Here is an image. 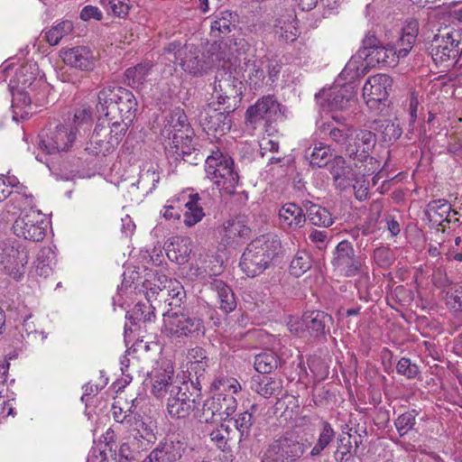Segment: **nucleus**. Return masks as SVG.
Masks as SVG:
<instances>
[{
    "instance_id": "f257e3e1",
    "label": "nucleus",
    "mask_w": 462,
    "mask_h": 462,
    "mask_svg": "<svg viewBox=\"0 0 462 462\" xmlns=\"http://www.w3.org/2000/svg\"><path fill=\"white\" fill-rule=\"evenodd\" d=\"M280 239L274 235H263L252 240L244 250L239 267L248 277L254 278L270 267L281 250Z\"/></svg>"
},
{
    "instance_id": "f03ea898",
    "label": "nucleus",
    "mask_w": 462,
    "mask_h": 462,
    "mask_svg": "<svg viewBox=\"0 0 462 462\" xmlns=\"http://www.w3.org/2000/svg\"><path fill=\"white\" fill-rule=\"evenodd\" d=\"M97 112L110 120L124 118L132 124L137 111V100L134 94L116 84L104 86L97 94Z\"/></svg>"
},
{
    "instance_id": "7ed1b4c3",
    "label": "nucleus",
    "mask_w": 462,
    "mask_h": 462,
    "mask_svg": "<svg viewBox=\"0 0 462 462\" xmlns=\"http://www.w3.org/2000/svg\"><path fill=\"white\" fill-rule=\"evenodd\" d=\"M207 178L227 194H234L239 184L240 176L233 158L219 148L212 150L206 159Z\"/></svg>"
},
{
    "instance_id": "20e7f679",
    "label": "nucleus",
    "mask_w": 462,
    "mask_h": 462,
    "mask_svg": "<svg viewBox=\"0 0 462 462\" xmlns=\"http://www.w3.org/2000/svg\"><path fill=\"white\" fill-rule=\"evenodd\" d=\"M162 331L169 337H198L204 335L203 319L188 312L171 309L163 313Z\"/></svg>"
},
{
    "instance_id": "39448f33",
    "label": "nucleus",
    "mask_w": 462,
    "mask_h": 462,
    "mask_svg": "<svg viewBox=\"0 0 462 462\" xmlns=\"http://www.w3.org/2000/svg\"><path fill=\"white\" fill-rule=\"evenodd\" d=\"M462 34L458 31L438 33L426 43V50L436 64L462 58Z\"/></svg>"
},
{
    "instance_id": "423d86ee",
    "label": "nucleus",
    "mask_w": 462,
    "mask_h": 462,
    "mask_svg": "<svg viewBox=\"0 0 462 462\" xmlns=\"http://www.w3.org/2000/svg\"><path fill=\"white\" fill-rule=\"evenodd\" d=\"M306 449L307 446L298 436L286 432L268 446L263 462H297Z\"/></svg>"
},
{
    "instance_id": "0eeeda50",
    "label": "nucleus",
    "mask_w": 462,
    "mask_h": 462,
    "mask_svg": "<svg viewBox=\"0 0 462 462\" xmlns=\"http://www.w3.org/2000/svg\"><path fill=\"white\" fill-rule=\"evenodd\" d=\"M213 96L217 106H224L227 113H234L242 101L243 83L228 72H219L215 78Z\"/></svg>"
},
{
    "instance_id": "6e6552de",
    "label": "nucleus",
    "mask_w": 462,
    "mask_h": 462,
    "mask_svg": "<svg viewBox=\"0 0 462 462\" xmlns=\"http://www.w3.org/2000/svg\"><path fill=\"white\" fill-rule=\"evenodd\" d=\"M332 264L346 278L368 273L365 259L356 254L352 244L347 240L339 242L336 246Z\"/></svg>"
},
{
    "instance_id": "1a4fd4ad",
    "label": "nucleus",
    "mask_w": 462,
    "mask_h": 462,
    "mask_svg": "<svg viewBox=\"0 0 462 462\" xmlns=\"http://www.w3.org/2000/svg\"><path fill=\"white\" fill-rule=\"evenodd\" d=\"M237 408V401L230 393H216L203 403L199 420L214 423L226 420Z\"/></svg>"
},
{
    "instance_id": "9d476101",
    "label": "nucleus",
    "mask_w": 462,
    "mask_h": 462,
    "mask_svg": "<svg viewBox=\"0 0 462 462\" xmlns=\"http://www.w3.org/2000/svg\"><path fill=\"white\" fill-rule=\"evenodd\" d=\"M393 79L386 74H376L368 78L363 87V97L373 110H383L393 91Z\"/></svg>"
},
{
    "instance_id": "9b49d317",
    "label": "nucleus",
    "mask_w": 462,
    "mask_h": 462,
    "mask_svg": "<svg viewBox=\"0 0 462 462\" xmlns=\"http://www.w3.org/2000/svg\"><path fill=\"white\" fill-rule=\"evenodd\" d=\"M77 131L70 127L59 125L55 129L43 130L39 134L38 147L48 154L67 151L76 139Z\"/></svg>"
},
{
    "instance_id": "f8f14e48",
    "label": "nucleus",
    "mask_w": 462,
    "mask_h": 462,
    "mask_svg": "<svg viewBox=\"0 0 462 462\" xmlns=\"http://www.w3.org/2000/svg\"><path fill=\"white\" fill-rule=\"evenodd\" d=\"M318 100L322 99L320 106L328 111H346L356 102V91L352 84L334 86L329 89H322L316 94Z\"/></svg>"
},
{
    "instance_id": "ddd939ff",
    "label": "nucleus",
    "mask_w": 462,
    "mask_h": 462,
    "mask_svg": "<svg viewBox=\"0 0 462 462\" xmlns=\"http://www.w3.org/2000/svg\"><path fill=\"white\" fill-rule=\"evenodd\" d=\"M14 233L25 240L42 241L46 234V223L40 211L30 209L22 213L13 225Z\"/></svg>"
},
{
    "instance_id": "4468645a",
    "label": "nucleus",
    "mask_w": 462,
    "mask_h": 462,
    "mask_svg": "<svg viewBox=\"0 0 462 462\" xmlns=\"http://www.w3.org/2000/svg\"><path fill=\"white\" fill-rule=\"evenodd\" d=\"M187 445L178 437L162 439L143 462H183Z\"/></svg>"
},
{
    "instance_id": "2eb2a0df",
    "label": "nucleus",
    "mask_w": 462,
    "mask_h": 462,
    "mask_svg": "<svg viewBox=\"0 0 462 462\" xmlns=\"http://www.w3.org/2000/svg\"><path fill=\"white\" fill-rule=\"evenodd\" d=\"M179 56L182 69L196 77L207 74L214 66L212 55L201 52L194 46H184Z\"/></svg>"
},
{
    "instance_id": "dca6fc26",
    "label": "nucleus",
    "mask_w": 462,
    "mask_h": 462,
    "mask_svg": "<svg viewBox=\"0 0 462 462\" xmlns=\"http://www.w3.org/2000/svg\"><path fill=\"white\" fill-rule=\"evenodd\" d=\"M226 106L208 104L199 114V123L205 130L224 134L231 129L232 121Z\"/></svg>"
},
{
    "instance_id": "f3484780",
    "label": "nucleus",
    "mask_w": 462,
    "mask_h": 462,
    "mask_svg": "<svg viewBox=\"0 0 462 462\" xmlns=\"http://www.w3.org/2000/svg\"><path fill=\"white\" fill-rule=\"evenodd\" d=\"M171 394L167 397L166 407L172 418L184 419L195 409V399L189 392L187 383L179 387H171Z\"/></svg>"
},
{
    "instance_id": "a211bd4d",
    "label": "nucleus",
    "mask_w": 462,
    "mask_h": 462,
    "mask_svg": "<svg viewBox=\"0 0 462 462\" xmlns=\"http://www.w3.org/2000/svg\"><path fill=\"white\" fill-rule=\"evenodd\" d=\"M377 143L376 134L365 129L355 130L352 140L346 146V155L358 162H365L369 157Z\"/></svg>"
},
{
    "instance_id": "6ab92c4d",
    "label": "nucleus",
    "mask_w": 462,
    "mask_h": 462,
    "mask_svg": "<svg viewBox=\"0 0 462 462\" xmlns=\"http://www.w3.org/2000/svg\"><path fill=\"white\" fill-rule=\"evenodd\" d=\"M335 122H327L320 126L321 133L328 140L339 146L346 153V146L352 140L355 129L352 125L345 124V118L332 116Z\"/></svg>"
},
{
    "instance_id": "aec40b11",
    "label": "nucleus",
    "mask_w": 462,
    "mask_h": 462,
    "mask_svg": "<svg viewBox=\"0 0 462 462\" xmlns=\"http://www.w3.org/2000/svg\"><path fill=\"white\" fill-rule=\"evenodd\" d=\"M280 103L273 95L263 96L245 112V122L250 125L262 120L271 121L280 112Z\"/></svg>"
},
{
    "instance_id": "412c9836",
    "label": "nucleus",
    "mask_w": 462,
    "mask_h": 462,
    "mask_svg": "<svg viewBox=\"0 0 462 462\" xmlns=\"http://www.w3.org/2000/svg\"><path fill=\"white\" fill-rule=\"evenodd\" d=\"M108 127H105V122H98L87 143L86 151L95 156H106L112 153L117 146L112 139L108 137Z\"/></svg>"
},
{
    "instance_id": "4be33fe9",
    "label": "nucleus",
    "mask_w": 462,
    "mask_h": 462,
    "mask_svg": "<svg viewBox=\"0 0 462 462\" xmlns=\"http://www.w3.org/2000/svg\"><path fill=\"white\" fill-rule=\"evenodd\" d=\"M266 62L267 56H263L261 58L249 59L241 67L243 78L251 89L257 90L267 84L265 80Z\"/></svg>"
},
{
    "instance_id": "5701e85b",
    "label": "nucleus",
    "mask_w": 462,
    "mask_h": 462,
    "mask_svg": "<svg viewBox=\"0 0 462 462\" xmlns=\"http://www.w3.org/2000/svg\"><path fill=\"white\" fill-rule=\"evenodd\" d=\"M61 58L66 65L83 71H90L95 68L94 54L89 48L85 46H77L63 51Z\"/></svg>"
},
{
    "instance_id": "b1692460",
    "label": "nucleus",
    "mask_w": 462,
    "mask_h": 462,
    "mask_svg": "<svg viewBox=\"0 0 462 462\" xmlns=\"http://www.w3.org/2000/svg\"><path fill=\"white\" fill-rule=\"evenodd\" d=\"M329 171L336 188L340 190L350 187L356 175L354 169L340 155L335 156L330 162Z\"/></svg>"
},
{
    "instance_id": "393cba45",
    "label": "nucleus",
    "mask_w": 462,
    "mask_h": 462,
    "mask_svg": "<svg viewBox=\"0 0 462 462\" xmlns=\"http://www.w3.org/2000/svg\"><path fill=\"white\" fill-rule=\"evenodd\" d=\"M173 368L170 365L163 369H157L152 374V393L156 398L169 396L171 387L180 386L173 383Z\"/></svg>"
},
{
    "instance_id": "a878e982",
    "label": "nucleus",
    "mask_w": 462,
    "mask_h": 462,
    "mask_svg": "<svg viewBox=\"0 0 462 462\" xmlns=\"http://www.w3.org/2000/svg\"><path fill=\"white\" fill-rule=\"evenodd\" d=\"M457 215V212L452 210L451 205L446 199H436L430 201L425 209V215L430 222L435 226L446 227V223L452 222L450 214Z\"/></svg>"
},
{
    "instance_id": "bb28decb",
    "label": "nucleus",
    "mask_w": 462,
    "mask_h": 462,
    "mask_svg": "<svg viewBox=\"0 0 462 462\" xmlns=\"http://www.w3.org/2000/svg\"><path fill=\"white\" fill-rule=\"evenodd\" d=\"M303 323L311 336L319 337L329 331L333 318L324 311L314 310L304 314Z\"/></svg>"
},
{
    "instance_id": "cd10ccee",
    "label": "nucleus",
    "mask_w": 462,
    "mask_h": 462,
    "mask_svg": "<svg viewBox=\"0 0 462 462\" xmlns=\"http://www.w3.org/2000/svg\"><path fill=\"white\" fill-rule=\"evenodd\" d=\"M250 383L254 392L266 399L278 397L283 390L282 380L276 377L254 375Z\"/></svg>"
},
{
    "instance_id": "c85d7f7f",
    "label": "nucleus",
    "mask_w": 462,
    "mask_h": 462,
    "mask_svg": "<svg viewBox=\"0 0 462 462\" xmlns=\"http://www.w3.org/2000/svg\"><path fill=\"white\" fill-rule=\"evenodd\" d=\"M165 250L168 258L171 262L184 264L189 260L191 243L188 237L174 236L166 245Z\"/></svg>"
},
{
    "instance_id": "c756f323",
    "label": "nucleus",
    "mask_w": 462,
    "mask_h": 462,
    "mask_svg": "<svg viewBox=\"0 0 462 462\" xmlns=\"http://www.w3.org/2000/svg\"><path fill=\"white\" fill-rule=\"evenodd\" d=\"M126 428L130 431L134 432V438L140 437L150 443H153L156 440L154 424L149 418L144 419L140 413L134 412L131 420H127Z\"/></svg>"
},
{
    "instance_id": "7c9ffc66",
    "label": "nucleus",
    "mask_w": 462,
    "mask_h": 462,
    "mask_svg": "<svg viewBox=\"0 0 462 462\" xmlns=\"http://www.w3.org/2000/svg\"><path fill=\"white\" fill-rule=\"evenodd\" d=\"M281 223L283 226H288L296 230L306 223V212L296 203H286L279 211Z\"/></svg>"
},
{
    "instance_id": "2f4dec72",
    "label": "nucleus",
    "mask_w": 462,
    "mask_h": 462,
    "mask_svg": "<svg viewBox=\"0 0 462 462\" xmlns=\"http://www.w3.org/2000/svg\"><path fill=\"white\" fill-rule=\"evenodd\" d=\"M184 128L188 132H191L190 125L183 109L177 107L171 111L166 116L162 129V134L171 139V134L180 129Z\"/></svg>"
},
{
    "instance_id": "473e14b6",
    "label": "nucleus",
    "mask_w": 462,
    "mask_h": 462,
    "mask_svg": "<svg viewBox=\"0 0 462 462\" xmlns=\"http://www.w3.org/2000/svg\"><path fill=\"white\" fill-rule=\"evenodd\" d=\"M302 206L306 211V218L308 217L312 225L328 227L333 224L332 214L326 208L310 200H304Z\"/></svg>"
},
{
    "instance_id": "72a5a7b5",
    "label": "nucleus",
    "mask_w": 462,
    "mask_h": 462,
    "mask_svg": "<svg viewBox=\"0 0 462 462\" xmlns=\"http://www.w3.org/2000/svg\"><path fill=\"white\" fill-rule=\"evenodd\" d=\"M211 290L216 291L218 298L219 309L226 313L236 308V300L231 288L222 280L214 279L210 283Z\"/></svg>"
},
{
    "instance_id": "f704fd0d",
    "label": "nucleus",
    "mask_w": 462,
    "mask_h": 462,
    "mask_svg": "<svg viewBox=\"0 0 462 462\" xmlns=\"http://www.w3.org/2000/svg\"><path fill=\"white\" fill-rule=\"evenodd\" d=\"M257 410L258 406L256 404H252L249 409L238 413L234 419V425L240 434V440L249 437L251 429L256 420L254 413Z\"/></svg>"
},
{
    "instance_id": "c9c22d12",
    "label": "nucleus",
    "mask_w": 462,
    "mask_h": 462,
    "mask_svg": "<svg viewBox=\"0 0 462 462\" xmlns=\"http://www.w3.org/2000/svg\"><path fill=\"white\" fill-rule=\"evenodd\" d=\"M200 197L198 193L190 194L189 200L185 203L187 211L184 214L185 226L191 227L201 221L205 216L203 208L199 204Z\"/></svg>"
},
{
    "instance_id": "e433bc0d",
    "label": "nucleus",
    "mask_w": 462,
    "mask_h": 462,
    "mask_svg": "<svg viewBox=\"0 0 462 462\" xmlns=\"http://www.w3.org/2000/svg\"><path fill=\"white\" fill-rule=\"evenodd\" d=\"M305 157L310 161L311 166L322 168L330 163V148L322 143L315 145L313 148L309 147L305 151Z\"/></svg>"
},
{
    "instance_id": "4c0bfd02",
    "label": "nucleus",
    "mask_w": 462,
    "mask_h": 462,
    "mask_svg": "<svg viewBox=\"0 0 462 462\" xmlns=\"http://www.w3.org/2000/svg\"><path fill=\"white\" fill-rule=\"evenodd\" d=\"M280 357L273 350L267 349L254 356V368L261 374H270L280 365Z\"/></svg>"
},
{
    "instance_id": "58836bf2",
    "label": "nucleus",
    "mask_w": 462,
    "mask_h": 462,
    "mask_svg": "<svg viewBox=\"0 0 462 462\" xmlns=\"http://www.w3.org/2000/svg\"><path fill=\"white\" fill-rule=\"evenodd\" d=\"M192 131L188 132L186 129L181 128L177 132H173L171 134V139L172 145L176 148L175 152L178 155H182V159L187 161L186 156H189L191 154L192 148L190 147V143L192 142Z\"/></svg>"
},
{
    "instance_id": "ea45409f",
    "label": "nucleus",
    "mask_w": 462,
    "mask_h": 462,
    "mask_svg": "<svg viewBox=\"0 0 462 462\" xmlns=\"http://www.w3.org/2000/svg\"><path fill=\"white\" fill-rule=\"evenodd\" d=\"M192 131L188 132L186 129L181 128L177 132H173L171 134V139L172 145L176 148L175 152L178 155H182V159L187 161L186 156H189L191 154L192 148L190 147V143L192 142Z\"/></svg>"
},
{
    "instance_id": "a19ab883",
    "label": "nucleus",
    "mask_w": 462,
    "mask_h": 462,
    "mask_svg": "<svg viewBox=\"0 0 462 462\" xmlns=\"http://www.w3.org/2000/svg\"><path fill=\"white\" fill-rule=\"evenodd\" d=\"M374 125V129L382 134L383 141L386 143L396 141L402 134L400 125L389 119L375 120Z\"/></svg>"
},
{
    "instance_id": "79ce46f5",
    "label": "nucleus",
    "mask_w": 462,
    "mask_h": 462,
    "mask_svg": "<svg viewBox=\"0 0 462 462\" xmlns=\"http://www.w3.org/2000/svg\"><path fill=\"white\" fill-rule=\"evenodd\" d=\"M151 68L149 63H140L127 69L125 72V81L132 88H138L144 83Z\"/></svg>"
},
{
    "instance_id": "37998d69",
    "label": "nucleus",
    "mask_w": 462,
    "mask_h": 462,
    "mask_svg": "<svg viewBox=\"0 0 462 462\" xmlns=\"http://www.w3.org/2000/svg\"><path fill=\"white\" fill-rule=\"evenodd\" d=\"M100 121L105 122V127H108V137L118 146L131 124H126V120H124V118L110 120L104 116Z\"/></svg>"
},
{
    "instance_id": "c03bdc74",
    "label": "nucleus",
    "mask_w": 462,
    "mask_h": 462,
    "mask_svg": "<svg viewBox=\"0 0 462 462\" xmlns=\"http://www.w3.org/2000/svg\"><path fill=\"white\" fill-rule=\"evenodd\" d=\"M322 428L319 432L318 440L312 449L310 450L311 457H319L321 455L322 451L328 447V445L335 439V431L328 421H322Z\"/></svg>"
},
{
    "instance_id": "a18cd8bd",
    "label": "nucleus",
    "mask_w": 462,
    "mask_h": 462,
    "mask_svg": "<svg viewBox=\"0 0 462 462\" xmlns=\"http://www.w3.org/2000/svg\"><path fill=\"white\" fill-rule=\"evenodd\" d=\"M54 253L51 248L42 249L37 256L35 263V273L38 276L47 278L52 273V263Z\"/></svg>"
},
{
    "instance_id": "49530a36",
    "label": "nucleus",
    "mask_w": 462,
    "mask_h": 462,
    "mask_svg": "<svg viewBox=\"0 0 462 462\" xmlns=\"http://www.w3.org/2000/svg\"><path fill=\"white\" fill-rule=\"evenodd\" d=\"M73 29V23L69 20H64L45 32L46 41L50 45H57L60 40L64 36L69 35Z\"/></svg>"
},
{
    "instance_id": "de8ad7c7",
    "label": "nucleus",
    "mask_w": 462,
    "mask_h": 462,
    "mask_svg": "<svg viewBox=\"0 0 462 462\" xmlns=\"http://www.w3.org/2000/svg\"><path fill=\"white\" fill-rule=\"evenodd\" d=\"M208 360L191 362L188 368L189 376L192 384L196 385V388L199 389L201 383L206 381L207 369L208 367Z\"/></svg>"
},
{
    "instance_id": "09e8293b",
    "label": "nucleus",
    "mask_w": 462,
    "mask_h": 462,
    "mask_svg": "<svg viewBox=\"0 0 462 462\" xmlns=\"http://www.w3.org/2000/svg\"><path fill=\"white\" fill-rule=\"evenodd\" d=\"M311 267V258L307 252L300 251L296 254L291 262V273L296 277L301 276Z\"/></svg>"
},
{
    "instance_id": "8fccbe9b",
    "label": "nucleus",
    "mask_w": 462,
    "mask_h": 462,
    "mask_svg": "<svg viewBox=\"0 0 462 462\" xmlns=\"http://www.w3.org/2000/svg\"><path fill=\"white\" fill-rule=\"evenodd\" d=\"M99 3L107 12L119 18L127 17L132 6L130 0H99Z\"/></svg>"
},
{
    "instance_id": "3c124183",
    "label": "nucleus",
    "mask_w": 462,
    "mask_h": 462,
    "mask_svg": "<svg viewBox=\"0 0 462 462\" xmlns=\"http://www.w3.org/2000/svg\"><path fill=\"white\" fill-rule=\"evenodd\" d=\"M211 388L217 391V393H237L241 391L242 387L239 382L231 377L218 376L211 383Z\"/></svg>"
},
{
    "instance_id": "603ef678",
    "label": "nucleus",
    "mask_w": 462,
    "mask_h": 462,
    "mask_svg": "<svg viewBox=\"0 0 462 462\" xmlns=\"http://www.w3.org/2000/svg\"><path fill=\"white\" fill-rule=\"evenodd\" d=\"M136 402H137L136 399L132 400L131 406H128L127 403H125V408L122 407L120 405L119 401L116 402V403H114L112 406V412H113V417H114L115 420L126 427L127 420H131V418L134 412V409L136 407V404H135Z\"/></svg>"
},
{
    "instance_id": "864d4df0",
    "label": "nucleus",
    "mask_w": 462,
    "mask_h": 462,
    "mask_svg": "<svg viewBox=\"0 0 462 462\" xmlns=\"http://www.w3.org/2000/svg\"><path fill=\"white\" fill-rule=\"evenodd\" d=\"M234 16L231 12L225 11L220 13V16L212 23L211 28L213 31H218L221 33L231 32V27L235 26Z\"/></svg>"
},
{
    "instance_id": "5fc2aeb1",
    "label": "nucleus",
    "mask_w": 462,
    "mask_h": 462,
    "mask_svg": "<svg viewBox=\"0 0 462 462\" xmlns=\"http://www.w3.org/2000/svg\"><path fill=\"white\" fill-rule=\"evenodd\" d=\"M386 47L383 44L374 49L373 51H370V52H367L365 57H364L366 65L373 67L379 64L385 65V61H389L386 60Z\"/></svg>"
},
{
    "instance_id": "6e6d98bb",
    "label": "nucleus",
    "mask_w": 462,
    "mask_h": 462,
    "mask_svg": "<svg viewBox=\"0 0 462 462\" xmlns=\"http://www.w3.org/2000/svg\"><path fill=\"white\" fill-rule=\"evenodd\" d=\"M397 373L404 375L408 379H414L420 373L416 364L411 363L410 358L402 357L396 365Z\"/></svg>"
},
{
    "instance_id": "4d7b16f0",
    "label": "nucleus",
    "mask_w": 462,
    "mask_h": 462,
    "mask_svg": "<svg viewBox=\"0 0 462 462\" xmlns=\"http://www.w3.org/2000/svg\"><path fill=\"white\" fill-rule=\"evenodd\" d=\"M351 186L355 191V197L359 201H364L368 198L369 194V182L365 180L364 175H356V179Z\"/></svg>"
},
{
    "instance_id": "13d9d810",
    "label": "nucleus",
    "mask_w": 462,
    "mask_h": 462,
    "mask_svg": "<svg viewBox=\"0 0 462 462\" xmlns=\"http://www.w3.org/2000/svg\"><path fill=\"white\" fill-rule=\"evenodd\" d=\"M415 424V415L413 411L405 412L400 415L395 420V426L400 435L406 434Z\"/></svg>"
},
{
    "instance_id": "bf43d9fd",
    "label": "nucleus",
    "mask_w": 462,
    "mask_h": 462,
    "mask_svg": "<svg viewBox=\"0 0 462 462\" xmlns=\"http://www.w3.org/2000/svg\"><path fill=\"white\" fill-rule=\"evenodd\" d=\"M185 297L183 287L180 284L173 285L172 288L169 286L166 288V298L168 299V305L172 307H180L182 299Z\"/></svg>"
},
{
    "instance_id": "052dcab7",
    "label": "nucleus",
    "mask_w": 462,
    "mask_h": 462,
    "mask_svg": "<svg viewBox=\"0 0 462 462\" xmlns=\"http://www.w3.org/2000/svg\"><path fill=\"white\" fill-rule=\"evenodd\" d=\"M447 305L456 311H462V286H455L447 292Z\"/></svg>"
},
{
    "instance_id": "680f3d73",
    "label": "nucleus",
    "mask_w": 462,
    "mask_h": 462,
    "mask_svg": "<svg viewBox=\"0 0 462 462\" xmlns=\"http://www.w3.org/2000/svg\"><path fill=\"white\" fill-rule=\"evenodd\" d=\"M152 318H154V312L152 310V306L141 303L134 306L133 314L130 316V319L143 320V322L151 321Z\"/></svg>"
},
{
    "instance_id": "e2e57ef3",
    "label": "nucleus",
    "mask_w": 462,
    "mask_h": 462,
    "mask_svg": "<svg viewBox=\"0 0 462 462\" xmlns=\"http://www.w3.org/2000/svg\"><path fill=\"white\" fill-rule=\"evenodd\" d=\"M374 259L380 267H388L393 262V253L388 247H378L374 251Z\"/></svg>"
},
{
    "instance_id": "0e129e2a",
    "label": "nucleus",
    "mask_w": 462,
    "mask_h": 462,
    "mask_svg": "<svg viewBox=\"0 0 462 462\" xmlns=\"http://www.w3.org/2000/svg\"><path fill=\"white\" fill-rule=\"evenodd\" d=\"M380 217V208L377 207L372 208V212L368 217V220L365 224L362 225L361 226L357 227L360 231V234L363 236H369L375 232V224L377 222V219Z\"/></svg>"
},
{
    "instance_id": "69168bd1",
    "label": "nucleus",
    "mask_w": 462,
    "mask_h": 462,
    "mask_svg": "<svg viewBox=\"0 0 462 462\" xmlns=\"http://www.w3.org/2000/svg\"><path fill=\"white\" fill-rule=\"evenodd\" d=\"M382 43L374 32H368L363 40V46L359 50L360 57H365L367 52L380 46Z\"/></svg>"
},
{
    "instance_id": "338daca9",
    "label": "nucleus",
    "mask_w": 462,
    "mask_h": 462,
    "mask_svg": "<svg viewBox=\"0 0 462 462\" xmlns=\"http://www.w3.org/2000/svg\"><path fill=\"white\" fill-rule=\"evenodd\" d=\"M414 43L415 41L401 35L397 42L393 46L396 49L399 58H405L413 48Z\"/></svg>"
},
{
    "instance_id": "774afa93",
    "label": "nucleus",
    "mask_w": 462,
    "mask_h": 462,
    "mask_svg": "<svg viewBox=\"0 0 462 462\" xmlns=\"http://www.w3.org/2000/svg\"><path fill=\"white\" fill-rule=\"evenodd\" d=\"M281 37L287 42H294L300 34L299 29L294 22L284 23L281 27Z\"/></svg>"
}]
</instances>
